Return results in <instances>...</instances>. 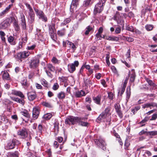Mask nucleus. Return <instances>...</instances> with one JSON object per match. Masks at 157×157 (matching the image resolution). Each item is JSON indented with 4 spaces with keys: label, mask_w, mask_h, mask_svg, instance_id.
Instances as JSON below:
<instances>
[{
    "label": "nucleus",
    "mask_w": 157,
    "mask_h": 157,
    "mask_svg": "<svg viewBox=\"0 0 157 157\" xmlns=\"http://www.w3.org/2000/svg\"><path fill=\"white\" fill-rule=\"evenodd\" d=\"M30 53L28 51H24L17 54L15 56V58L18 61L21 62L23 59L27 58L30 55Z\"/></svg>",
    "instance_id": "obj_1"
},
{
    "label": "nucleus",
    "mask_w": 157,
    "mask_h": 157,
    "mask_svg": "<svg viewBox=\"0 0 157 157\" xmlns=\"http://www.w3.org/2000/svg\"><path fill=\"white\" fill-rule=\"evenodd\" d=\"M95 144L98 147L104 150L106 149V144L104 140L101 137H97L94 139Z\"/></svg>",
    "instance_id": "obj_2"
},
{
    "label": "nucleus",
    "mask_w": 157,
    "mask_h": 157,
    "mask_svg": "<svg viewBox=\"0 0 157 157\" xmlns=\"http://www.w3.org/2000/svg\"><path fill=\"white\" fill-rule=\"evenodd\" d=\"M49 32L51 38L54 41H56V30L55 29V24L52 23L49 25Z\"/></svg>",
    "instance_id": "obj_3"
},
{
    "label": "nucleus",
    "mask_w": 157,
    "mask_h": 157,
    "mask_svg": "<svg viewBox=\"0 0 157 157\" xmlns=\"http://www.w3.org/2000/svg\"><path fill=\"white\" fill-rule=\"evenodd\" d=\"M40 56L35 57L29 62V67L31 68H35L39 65Z\"/></svg>",
    "instance_id": "obj_4"
},
{
    "label": "nucleus",
    "mask_w": 157,
    "mask_h": 157,
    "mask_svg": "<svg viewBox=\"0 0 157 157\" xmlns=\"http://www.w3.org/2000/svg\"><path fill=\"white\" fill-rule=\"evenodd\" d=\"M78 117L73 116H68L66 117L65 120V123L66 124L74 125L77 123V121L79 120Z\"/></svg>",
    "instance_id": "obj_5"
},
{
    "label": "nucleus",
    "mask_w": 157,
    "mask_h": 157,
    "mask_svg": "<svg viewBox=\"0 0 157 157\" xmlns=\"http://www.w3.org/2000/svg\"><path fill=\"white\" fill-rule=\"evenodd\" d=\"M17 135L21 138L24 139L28 136V131L25 128H22L19 129L17 132Z\"/></svg>",
    "instance_id": "obj_6"
},
{
    "label": "nucleus",
    "mask_w": 157,
    "mask_h": 157,
    "mask_svg": "<svg viewBox=\"0 0 157 157\" xmlns=\"http://www.w3.org/2000/svg\"><path fill=\"white\" fill-rule=\"evenodd\" d=\"M33 8L36 15L39 18L41 19L42 21H44L45 22L47 21V17L43 11L40 10H39L38 9L36 8L35 7H33Z\"/></svg>",
    "instance_id": "obj_7"
},
{
    "label": "nucleus",
    "mask_w": 157,
    "mask_h": 157,
    "mask_svg": "<svg viewBox=\"0 0 157 157\" xmlns=\"http://www.w3.org/2000/svg\"><path fill=\"white\" fill-rule=\"evenodd\" d=\"M25 6L27 9L29 10L28 14L29 17L30 19V21L31 23H33L35 19V15L34 13L32 7L29 4L26 3Z\"/></svg>",
    "instance_id": "obj_8"
},
{
    "label": "nucleus",
    "mask_w": 157,
    "mask_h": 157,
    "mask_svg": "<svg viewBox=\"0 0 157 157\" xmlns=\"http://www.w3.org/2000/svg\"><path fill=\"white\" fill-rule=\"evenodd\" d=\"M105 5L99 2L95 6L94 11V14H96L98 13H100L102 12L104 9Z\"/></svg>",
    "instance_id": "obj_9"
},
{
    "label": "nucleus",
    "mask_w": 157,
    "mask_h": 157,
    "mask_svg": "<svg viewBox=\"0 0 157 157\" xmlns=\"http://www.w3.org/2000/svg\"><path fill=\"white\" fill-rule=\"evenodd\" d=\"M10 17L5 20L0 24V29H4L10 25Z\"/></svg>",
    "instance_id": "obj_10"
},
{
    "label": "nucleus",
    "mask_w": 157,
    "mask_h": 157,
    "mask_svg": "<svg viewBox=\"0 0 157 157\" xmlns=\"http://www.w3.org/2000/svg\"><path fill=\"white\" fill-rule=\"evenodd\" d=\"M79 64L78 61H75L74 63L69 64L68 65V67L69 71L70 73L73 72L75 70V67H77Z\"/></svg>",
    "instance_id": "obj_11"
},
{
    "label": "nucleus",
    "mask_w": 157,
    "mask_h": 157,
    "mask_svg": "<svg viewBox=\"0 0 157 157\" xmlns=\"http://www.w3.org/2000/svg\"><path fill=\"white\" fill-rule=\"evenodd\" d=\"M10 19L11 23L13 22V26L15 30L17 32L19 31L20 30V27L18 24L17 20L13 17H11Z\"/></svg>",
    "instance_id": "obj_12"
},
{
    "label": "nucleus",
    "mask_w": 157,
    "mask_h": 157,
    "mask_svg": "<svg viewBox=\"0 0 157 157\" xmlns=\"http://www.w3.org/2000/svg\"><path fill=\"white\" fill-rule=\"evenodd\" d=\"M142 108L144 109L148 108L151 109V107L157 108V103L155 102H147L142 105Z\"/></svg>",
    "instance_id": "obj_13"
},
{
    "label": "nucleus",
    "mask_w": 157,
    "mask_h": 157,
    "mask_svg": "<svg viewBox=\"0 0 157 157\" xmlns=\"http://www.w3.org/2000/svg\"><path fill=\"white\" fill-rule=\"evenodd\" d=\"M145 79L150 86V90L152 91L153 90L157 89V85H156L152 80L147 78H145Z\"/></svg>",
    "instance_id": "obj_14"
},
{
    "label": "nucleus",
    "mask_w": 157,
    "mask_h": 157,
    "mask_svg": "<svg viewBox=\"0 0 157 157\" xmlns=\"http://www.w3.org/2000/svg\"><path fill=\"white\" fill-rule=\"evenodd\" d=\"M39 110L38 108H33V120L36 119L39 116Z\"/></svg>",
    "instance_id": "obj_15"
},
{
    "label": "nucleus",
    "mask_w": 157,
    "mask_h": 157,
    "mask_svg": "<svg viewBox=\"0 0 157 157\" xmlns=\"http://www.w3.org/2000/svg\"><path fill=\"white\" fill-rule=\"evenodd\" d=\"M14 140H13L11 141H10L9 142L6 146V149L7 150H9L10 149H12L15 147V145L13 142H14Z\"/></svg>",
    "instance_id": "obj_16"
},
{
    "label": "nucleus",
    "mask_w": 157,
    "mask_h": 157,
    "mask_svg": "<svg viewBox=\"0 0 157 157\" xmlns=\"http://www.w3.org/2000/svg\"><path fill=\"white\" fill-rule=\"evenodd\" d=\"M27 96L28 99L30 101H33L36 97V93L33 92L28 93Z\"/></svg>",
    "instance_id": "obj_17"
},
{
    "label": "nucleus",
    "mask_w": 157,
    "mask_h": 157,
    "mask_svg": "<svg viewBox=\"0 0 157 157\" xmlns=\"http://www.w3.org/2000/svg\"><path fill=\"white\" fill-rule=\"evenodd\" d=\"M11 94L13 95L18 96L22 98H24L25 97L23 93L21 91L13 90L12 91Z\"/></svg>",
    "instance_id": "obj_18"
},
{
    "label": "nucleus",
    "mask_w": 157,
    "mask_h": 157,
    "mask_svg": "<svg viewBox=\"0 0 157 157\" xmlns=\"http://www.w3.org/2000/svg\"><path fill=\"white\" fill-rule=\"evenodd\" d=\"M104 113H101L96 120V121L98 123H100L101 121H105V120L107 117L104 115Z\"/></svg>",
    "instance_id": "obj_19"
},
{
    "label": "nucleus",
    "mask_w": 157,
    "mask_h": 157,
    "mask_svg": "<svg viewBox=\"0 0 157 157\" xmlns=\"http://www.w3.org/2000/svg\"><path fill=\"white\" fill-rule=\"evenodd\" d=\"M2 73H3L2 75V78L3 80H10V78L9 73L6 71H2Z\"/></svg>",
    "instance_id": "obj_20"
},
{
    "label": "nucleus",
    "mask_w": 157,
    "mask_h": 157,
    "mask_svg": "<svg viewBox=\"0 0 157 157\" xmlns=\"http://www.w3.org/2000/svg\"><path fill=\"white\" fill-rule=\"evenodd\" d=\"M83 118L78 117V120L77 121V123H78L79 124L83 126H87L89 124V123L86 122H83L82 120L83 119Z\"/></svg>",
    "instance_id": "obj_21"
},
{
    "label": "nucleus",
    "mask_w": 157,
    "mask_h": 157,
    "mask_svg": "<svg viewBox=\"0 0 157 157\" xmlns=\"http://www.w3.org/2000/svg\"><path fill=\"white\" fill-rule=\"evenodd\" d=\"M111 107L108 106L105 108V109L102 113H104V115L107 117L111 115Z\"/></svg>",
    "instance_id": "obj_22"
},
{
    "label": "nucleus",
    "mask_w": 157,
    "mask_h": 157,
    "mask_svg": "<svg viewBox=\"0 0 157 157\" xmlns=\"http://www.w3.org/2000/svg\"><path fill=\"white\" fill-rule=\"evenodd\" d=\"M93 99L95 103L98 105L100 104V101L101 99V95H99L96 97H94L93 98Z\"/></svg>",
    "instance_id": "obj_23"
},
{
    "label": "nucleus",
    "mask_w": 157,
    "mask_h": 157,
    "mask_svg": "<svg viewBox=\"0 0 157 157\" xmlns=\"http://www.w3.org/2000/svg\"><path fill=\"white\" fill-rule=\"evenodd\" d=\"M8 119L6 116L3 114L0 115V121L1 123L6 124L8 122Z\"/></svg>",
    "instance_id": "obj_24"
},
{
    "label": "nucleus",
    "mask_w": 157,
    "mask_h": 157,
    "mask_svg": "<svg viewBox=\"0 0 157 157\" xmlns=\"http://www.w3.org/2000/svg\"><path fill=\"white\" fill-rule=\"evenodd\" d=\"M105 39L109 40H111L116 42L118 41L119 40V37L113 36H106Z\"/></svg>",
    "instance_id": "obj_25"
},
{
    "label": "nucleus",
    "mask_w": 157,
    "mask_h": 157,
    "mask_svg": "<svg viewBox=\"0 0 157 157\" xmlns=\"http://www.w3.org/2000/svg\"><path fill=\"white\" fill-rule=\"evenodd\" d=\"M7 156L9 157H18L19 153L17 151L9 152L7 153Z\"/></svg>",
    "instance_id": "obj_26"
},
{
    "label": "nucleus",
    "mask_w": 157,
    "mask_h": 157,
    "mask_svg": "<svg viewBox=\"0 0 157 157\" xmlns=\"http://www.w3.org/2000/svg\"><path fill=\"white\" fill-rule=\"evenodd\" d=\"M85 95V92L82 90L78 91L75 93V96L78 98L81 97L82 96H84Z\"/></svg>",
    "instance_id": "obj_27"
},
{
    "label": "nucleus",
    "mask_w": 157,
    "mask_h": 157,
    "mask_svg": "<svg viewBox=\"0 0 157 157\" xmlns=\"http://www.w3.org/2000/svg\"><path fill=\"white\" fill-rule=\"evenodd\" d=\"M53 116L52 113H48L45 114L42 117V118L46 120H48L50 119Z\"/></svg>",
    "instance_id": "obj_28"
},
{
    "label": "nucleus",
    "mask_w": 157,
    "mask_h": 157,
    "mask_svg": "<svg viewBox=\"0 0 157 157\" xmlns=\"http://www.w3.org/2000/svg\"><path fill=\"white\" fill-rule=\"evenodd\" d=\"M94 1V0H85L83 2V5L85 7H86L92 4Z\"/></svg>",
    "instance_id": "obj_29"
},
{
    "label": "nucleus",
    "mask_w": 157,
    "mask_h": 157,
    "mask_svg": "<svg viewBox=\"0 0 157 157\" xmlns=\"http://www.w3.org/2000/svg\"><path fill=\"white\" fill-rule=\"evenodd\" d=\"M6 35V34L3 31H0V36L1 38V39L3 43H6V38L5 37V36Z\"/></svg>",
    "instance_id": "obj_30"
},
{
    "label": "nucleus",
    "mask_w": 157,
    "mask_h": 157,
    "mask_svg": "<svg viewBox=\"0 0 157 157\" xmlns=\"http://www.w3.org/2000/svg\"><path fill=\"white\" fill-rule=\"evenodd\" d=\"M79 0H72L70 6V9H71L72 6L76 7L78 4Z\"/></svg>",
    "instance_id": "obj_31"
},
{
    "label": "nucleus",
    "mask_w": 157,
    "mask_h": 157,
    "mask_svg": "<svg viewBox=\"0 0 157 157\" xmlns=\"http://www.w3.org/2000/svg\"><path fill=\"white\" fill-rule=\"evenodd\" d=\"M57 97L59 99H63L65 98V94L63 92L61 91L57 94Z\"/></svg>",
    "instance_id": "obj_32"
},
{
    "label": "nucleus",
    "mask_w": 157,
    "mask_h": 157,
    "mask_svg": "<svg viewBox=\"0 0 157 157\" xmlns=\"http://www.w3.org/2000/svg\"><path fill=\"white\" fill-rule=\"evenodd\" d=\"M21 113L27 118H29L30 117L28 111L26 110H24V111H21Z\"/></svg>",
    "instance_id": "obj_33"
},
{
    "label": "nucleus",
    "mask_w": 157,
    "mask_h": 157,
    "mask_svg": "<svg viewBox=\"0 0 157 157\" xmlns=\"http://www.w3.org/2000/svg\"><path fill=\"white\" fill-rule=\"evenodd\" d=\"M126 94V99L128 100L129 98L131 95V88L130 86H128L127 88Z\"/></svg>",
    "instance_id": "obj_34"
},
{
    "label": "nucleus",
    "mask_w": 157,
    "mask_h": 157,
    "mask_svg": "<svg viewBox=\"0 0 157 157\" xmlns=\"http://www.w3.org/2000/svg\"><path fill=\"white\" fill-rule=\"evenodd\" d=\"M47 68L52 72H54L55 71H56L55 67L51 64H48L47 65Z\"/></svg>",
    "instance_id": "obj_35"
},
{
    "label": "nucleus",
    "mask_w": 157,
    "mask_h": 157,
    "mask_svg": "<svg viewBox=\"0 0 157 157\" xmlns=\"http://www.w3.org/2000/svg\"><path fill=\"white\" fill-rule=\"evenodd\" d=\"M93 30V28L90 26H88L86 29V31L85 34L86 35H87L89 33Z\"/></svg>",
    "instance_id": "obj_36"
},
{
    "label": "nucleus",
    "mask_w": 157,
    "mask_h": 157,
    "mask_svg": "<svg viewBox=\"0 0 157 157\" xmlns=\"http://www.w3.org/2000/svg\"><path fill=\"white\" fill-rule=\"evenodd\" d=\"M42 104L45 107L48 108H51L52 107V105L50 103L46 101H43L42 102Z\"/></svg>",
    "instance_id": "obj_37"
},
{
    "label": "nucleus",
    "mask_w": 157,
    "mask_h": 157,
    "mask_svg": "<svg viewBox=\"0 0 157 157\" xmlns=\"http://www.w3.org/2000/svg\"><path fill=\"white\" fill-rule=\"evenodd\" d=\"M146 29L148 31H150L153 29V25H147L145 26Z\"/></svg>",
    "instance_id": "obj_38"
},
{
    "label": "nucleus",
    "mask_w": 157,
    "mask_h": 157,
    "mask_svg": "<svg viewBox=\"0 0 157 157\" xmlns=\"http://www.w3.org/2000/svg\"><path fill=\"white\" fill-rule=\"evenodd\" d=\"M57 34L59 36H61L64 35L65 34V29H63L61 30L58 31H57Z\"/></svg>",
    "instance_id": "obj_39"
},
{
    "label": "nucleus",
    "mask_w": 157,
    "mask_h": 157,
    "mask_svg": "<svg viewBox=\"0 0 157 157\" xmlns=\"http://www.w3.org/2000/svg\"><path fill=\"white\" fill-rule=\"evenodd\" d=\"M136 77L135 73L134 72H133L131 75L130 77V81L131 82H133L134 81Z\"/></svg>",
    "instance_id": "obj_40"
},
{
    "label": "nucleus",
    "mask_w": 157,
    "mask_h": 157,
    "mask_svg": "<svg viewBox=\"0 0 157 157\" xmlns=\"http://www.w3.org/2000/svg\"><path fill=\"white\" fill-rule=\"evenodd\" d=\"M126 29L128 31L132 32H134V28L132 26H130L129 25L127 26L126 27Z\"/></svg>",
    "instance_id": "obj_41"
},
{
    "label": "nucleus",
    "mask_w": 157,
    "mask_h": 157,
    "mask_svg": "<svg viewBox=\"0 0 157 157\" xmlns=\"http://www.w3.org/2000/svg\"><path fill=\"white\" fill-rule=\"evenodd\" d=\"M51 61L53 63L55 64H59L60 62V61L58 60L55 57H53Z\"/></svg>",
    "instance_id": "obj_42"
},
{
    "label": "nucleus",
    "mask_w": 157,
    "mask_h": 157,
    "mask_svg": "<svg viewBox=\"0 0 157 157\" xmlns=\"http://www.w3.org/2000/svg\"><path fill=\"white\" fill-rule=\"evenodd\" d=\"M22 85L24 86H28V84L27 83V79L25 78H23L21 82Z\"/></svg>",
    "instance_id": "obj_43"
},
{
    "label": "nucleus",
    "mask_w": 157,
    "mask_h": 157,
    "mask_svg": "<svg viewBox=\"0 0 157 157\" xmlns=\"http://www.w3.org/2000/svg\"><path fill=\"white\" fill-rule=\"evenodd\" d=\"M84 83L86 86H88L90 85H92V83L89 79H87L84 80Z\"/></svg>",
    "instance_id": "obj_44"
},
{
    "label": "nucleus",
    "mask_w": 157,
    "mask_h": 157,
    "mask_svg": "<svg viewBox=\"0 0 157 157\" xmlns=\"http://www.w3.org/2000/svg\"><path fill=\"white\" fill-rule=\"evenodd\" d=\"M69 45L70 46V47L73 50L75 51L76 49V48L73 43L69 41Z\"/></svg>",
    "instance_id": "obj_45"
},
{
    "label": "nucleus",
    "mask_w": 157,
    "mask_h": 157,
    "mask_svg": "<svg viewBox=\"0 0 157 157\" xmlns=\"http://www.w3.org/2000/svg\"><path fill=\"white\" fill-rule=\"evenodd\" d=\"M140 106H136L134 108L132 109V112L134 114L135 113H136L138 110L140 109Z\"/></svg>",
    "instance_id": "obj_46"
},
{
    "label": "nucleus",
    "mask_w": 157,
    "mask_h": 157,
    "mask_svg": "<svg viewBox=\"0 0 157 157\" xmlns=\"http://www.w3.org/2000/svg\"><path fill=\"white\" fill-rule=\"evenodd\" d=\"M114 107L116 111L121 110V107L120 105L118 103H116L114 105Z\"/></svg>",
    "instance_id": "obj_47"
},
{
    "label": "nucleus",
    "mask_w": 157,
    "mask_h": 157,
    "mask_svg": "<svg viewBox=\"0 0 157 157\" xmlns=\"http://www.w3.org/2000/svg\"><path fill=\"white\" fill-rule=\"evenodd\" d=\"M20 18L21 22H26L25 16L22 13L20 14Z\"/></svg>",
    "instance_id": "obj_48"
},
{
    "label": "nucleus",
    "mask_w": 157,
    "mask_h": 157,
    "mask_svg": "<svg viewBox=\"0 0 157 157\" xmlns=\"http://www.w3.org/2000/svg\"><path fill=\"white\" fill-rule=\"evenodd\" d=\"M102 37L101 34L96 33L95 35V40H101V38Z\"/></svg>",
    "instance_id": "obj_49"
},
{
    "label": "nucleus",
    "mask_w": 157,
    "mask_h": 157,
    "mask_svg": "<svg viewBox=\"0 0 157 157\" xmlns=\"http://www.w3.org/2000/svg\"><path fill=\"white\" fill-rule=\"evenodd\" d=\"M41 84L45 87H47L48 86V82L47 81L44 79H41Z\"/></svg>",
    "instance_id": "obj_50"
},
{
    "label": "nucleus",
    "mask_w": 157,
    "mask_h": 157,
    "mask_svg": "<svg viewBox=\"0 0 157 157\" xmlns=\"http://www.w3.org/2000/svg\"><path fill=\"white\" fill-rule=\"evenodd\" d=\"M59 22V20L57 18H54L52 19V23L55 24V25L57 24Z\"/></svg>",
    "instance_id": "obj_51"
},
{
    "label": "nucleus",
    "mask_w": 157,
    "mask_h": 157,
    "mask_svg": "<svg viewBox=\"0 0 157 157\" xmlns=\"http://www.w3.org/2000/svg\"><path fill=\"white\" fill-rule=\"evenodd\" d=\"M137 0H131V5L133 8L136 6Z\"/></svg>",
    "instance_id": "obj_52"
},
{
    "label": "nucleus",
    "mask_w": 157,
    "mask_h": 157,
    "mask_svg": "<svg viewBox=\"0 0 157 157\" xmlns=\"http://www.w3.org/2000/svg\"><path fill=\"white\" fill-rule=\"evenodd\" d=\"M157 119V113L153 114L151 117V118L150 119V121H154L155 120Z\"/></svg>",
    "instance_id": "obj_53"
},
{
    "label": "nucleus",
    "mask_w": 157,
    "mask_h": 157,
    "mask_svg": "<svg viewBox=\"0 0 157 157\" xmlns=\"http://www.w3.org/2000/svg\"><path fill=\"white\" fill-rule=\"evenodd\" d=\"M124 37L125 38V40L129 42H132L133 41L134 39L132 37H128L124 36Z\"/></svg>",
    "instance_id": "obj_54"
},
{
    "label": "nucleus",
    "mask_w": 157,
    "mask_h": 157,
    "mask_svg": "<svg viewBox=\"0 0 157 157\" xmlns=\"http://www.w3.org/2000/svg\"><path fill=\"white\" fill-rule=\"evenodd\" d=\"M59 87L58 84L57 83H55L53 86L52 89L55 90H57Z\"/></svg>",
    "instance_id": "obj_55"
},
{
    "label": "nucleus",
    "mask_w": 157,
    "mask_h": 157,
    "mask_svg": "<svg viewBox=\"0 0 157 157\" xmlns=\"http://www.w3.org/2000/svg\"><path fill=\"white\" fill-rule=\"evenodd\" d=\"M36 47V45L33 44L30 46H28L27 48V49L29 50H32L35 48Z\"/></svg>",
    "instance_id": "obj_56"
},
{
    "label": "nucleus",
    "mask_w": 157,
    "mask_h": 157,
    "mask_svg": "<svg viewBox=\"0 0 157 157\" xmlns=\"http://www.w3.org/2000/svg\"><path fill=\"white\" fill-rule=\"evenodd\" d=\"M38 128L39 132L41 134L42 132V130L43 129V126L41 124H40L38 125Z\"/></svg>",
    "instance_id": "obj_57"
},
{
    "label": "nucleus",
    "mask_w": 157,
    "mask_h": 157,
    "mask_svg": "<svg viewBox=\"0 0 157 157\" xmlns=\"http://www.w3.org/2000/svg\"><path fill=\"white\" fill-rule=\"evenodd\" d=\"M121 32V28L120 27L116 28L115 32V34L120 33Z\"/></svg>",
    "instance_id": "obj_58"
},
{
    "label": "nucleus",
    "mask_w": 157,
    "mask_h": 157,
    "mask_svg": "<svg viewBox=\"0 0 157 157\" xmlns=\"http://www.w3.org/2000/svg\"><path fill=\"white\" fill-rule=\"evenodd\" d=\"M148 133L150 135L155 136L157 135V131H152L151 132H148Z\"/></svg>",
    "instance_id": "obj_59"
},
{
    "label": "nucleus",
    "mask_w": 157,
    "mask_h": 157,
    "mask_svg": "<svg viewBox=\"0 0 157 157\" xmlns=\"http://www.w3.org/2000/svg\"><path fill=\"white\" fill-rule=\"evenodd\" d=\"M108 98L110 100H112L113 98V94L112 92L108 93Z\"/></svg>",
    "instance_id": "obj_60"
},
{
    "label": "nucleus",
    "mask_w": 157,
    "mask_h": 157,
    "mask_svg": "<svg viewBox=\"0 0 157 157\" xmlns=\"http://www.w3.org/2000/svg\"><path fill=\"white\" fill-rule=\"evenodd\" d=\"M69 41L68 40L63 41V47L64 48L66 47L67 44L69 45Z\"/></svg>",
    "instance_id": "obj_61"
},
{
    "label": "nucleus",
    "mask_w": 157,
    "mask_h": 157,
    "mask_svg": "<svg viewBox=\"0 0 157 157\" xmlns=\"http://www.w3.org/2000/svg\"><path fill=\"white\" fill-rule=\"evenodd\" d=\"M116 112L117 113L118 115L120 118H121L123 117V114L121 110H120L117 111H116Z\"/></svg>",
    "instance_id": "obj_62"
},
{
    "label": "nucleus",
    "mask_w": 157,
    "mask_h": 157,
    "mask_svg": "<svg viewBox=\"0 0 157 157\" xmlns=\"http://www.w3.org/2000/svg\"><path fill=\"white\" fill-rule=\"evenodd\" d=\"M16 102L20 103L22 105H23L24 104V101L23 99H20L18 98H17V101Z\"/></svg>",
    "instance_id": "obj_63"
},
{
    "label": "nucleus",
    "mask_w": 157,
    "mask_h": 157,
    "mask_svg": "<svg viewBox=\"0 0 157 157\" xmlns=\"http://www.w3.org/2000/svg\"><path fill=\"white\" fill-rule=\"evenodd\" d=\"M21 25L23 29L25 30L26 29V22H21Z\"/></svg>",
    "instance_id": "obj_64"
}]
</instances>
